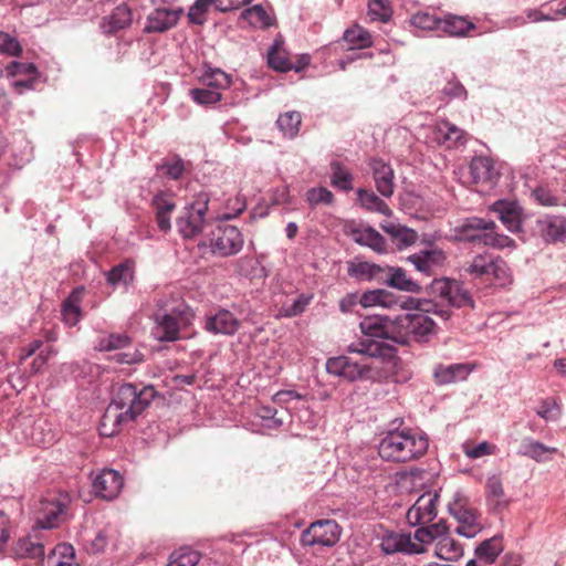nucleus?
Here are the masks:
<instances>
[{"label":"nucleus","instance_id":"11","mask_svg":"<svg viewBox=\"0 0 566 566\" xmlns=\"http://www.w3.org/2000/svg\"><path fill=\"white\" fill-rule=\"evenodd\" d=\"M438 493H424L420 495L406 514L410 526L426 525L437 516Z\"/></svg>","mask_w":566,"mask_h":566},{"label":"nucleus","instance_id":"6","mask_svg":"<svg viewBox=\"0 0 566 566\" xmlns=\"http://www.w3.org/2000/svg\"><path fill=\"white\" fill-rule=\"evenodd\" d=\"M423 311L397 316L396 343L409 345L412 340L423 343L436 334V323Z\"/></svg>","mask_w":566,"mask_h":566},{"label":"nucleus","instance_id":"7","mask_svg":"<svg viewBox=\"0 0 566 566\" xmlns=\"http://www.w3.org/2000/svg\"><path fill=\"white\" fill-rule=\"evenodd\" d=\"M326 370L348 381L379 380L382 377L380 367L374 363H367L366 358L355 361L347 356L332 357L326 361Z\"/></svg>","mask_w":566,"mask_h":566},{"label":"nucleus","instance_id":"51","mask_svg":"<svg viewBox=\"0 0 566 566\" xmlns=\"http://www.w3.org/2000/svg\"><path fill=\"white\" fill-rule=\"evenodd\" d=\"M391 8L388 0H369L368 14L371 20L387 22L391 17Z\"/></svg>","mask_w":566,"mask_h":566},{"label":"nucleus","instance_id":"4","mask_svg":"<svg viewBox=\"0 0 566 566\" xmlns=\"http://www.w3.org/2000/svg\"><path fill=\"white\" fill-rule=\"evenodd\" d=\"M359 327L364 335L370 337L352 343L347 350L367 356L368 358H379L389 355L390 347L375 338L390 339L396 343L397 317L390 319L387 316L373 315L365 317Z\"/></svg>","mask_w":566,"mask_h":566},{"label":"nucleus","instance_id":"30","mask_svg":"<svg viewBox=\"0 0 566 566\" xmlns=\"http://www.w3.org/2000/svg\"><path fill=\"white\" fill-rule=\"evenodd\" d=\"M133 21L132 10L126 4H120L104 19L102 24L105 32L114 33L130 25Z\"/></svg>","mask_w":566,"mask_h":566},{"label":"nucleus","instance_id":"26","mask_svg":"<svg viewBox=\"0 0 566 566\" xmlns=\"http://www.w3.org/2000/svg\"><path fill=\"white\" fill-rule=\"evenodd\" d=\"M348 274L357 280L381 283L385 268L366 261H353L348 263Z\"/></svg>","mask_w":566,"mask_h":566},{"label":"nucleus","instance_id":"21","mask_svg":"<svg viewBox=\"0 0 566 566\" xmlns=\"http://www.w3.org/2000/svg\"><path fill=\"white\" fill-rule=\"evenodd\" d=\"M155 322L153 334L159 342H175L179 338V323L174 315L158 312Z\"/></svg>","mask_w":566,"mask_h":566},{"label":"nucleus","instance_id":"38","mask_svg":"<svg viewBox=\"0 0 566 566\" xmlns=\"http://www.w3.org/2000/svg\"><path fill=\"white\" fill-rule=\"evenodd\" d=\"M201 554L189 546L175 549L168 558L166 566H197Z\"/></svg>","mask_w":566,"mask_h":566},{"label":"nucleus","instance_id":"42","mask_svg":"<svg viewBox=\"0 0 566 566\" xmlns=\"http://www.w3.org/2000/svg\"><path fill=\"white\" fill-rule=\"evenodd\" d=\"M344 39L353 49H365L373 45L370 33L359 25L347 29Z\"/></svg>","mask_w":566,"mask_h":566},{"label":"nucleus","instance_id":"45","mask_svg":"<svg viewBox=\"0 0 566 566\" xmlns=\"http://www.w3.org/2000/svg\"><path fill=\"white\" fill-rule=\"evenodd\" d=\"M242 19L247 20L249 24L258 28H268L272 24V19L260 4L245 9L241 13Z\"/></svg>","mask_w":566,"mask_h":566},{"label":"nucleus","instance_id":"54","mask_svg":"<svg viewBox=\"0 0 566 566\" xmlns=\"http://www.w3.org/2000/svg\"><path fill=\"white\" fill-rule=\"evenodd\" d=\"M214 6L217 9V0H196L190 8L188 17L192 23L202 24L206 21V13L209 7Z\"/></svg>","mask_w":566,"mask_h":566},{"label":"nucleus","instance_id":"37","mask_svg":"<svg viewBox=\"0 0 566 566\" xmlns=\"http://www.w3.org/2000/svg\"><path fill=\"white\" fill-rule=\"evenodd\" d=\"M74 555L73 546L62 543L52 549V553L46 557V564L48 566H80L73 563Z\"/></svg>","mask_w":566,"mask_h":566},{"label":"nucleus","instance_id":"3","mask_svg":"<svg viewBox=\"0 0 566 566\" xmlns=\"http://www.w3.org/2000/svg\"><path fill=\"white\" fill-rule=\"evenodd\" d=\"M429 448L427 436L412 429L392 430L380 440L378 452L382 460L405 463L421 458Z\"/></svg>","mask_w":566,"mask_h":566},{"label":"nucleus","instance_id":"29","mask_svg":"<svg viewBox=\"0 0 566 566\" xmlns=\"http://www.w3.org/2000/svg\"><path fill=\"white\" fill-rule=\"evenodd\" d=\"M503 549L504 546L502 536L495 535L478 545L474 554L475 557L480 559V562H484V565H491L496 560Z\"/></svg>","mask_w":566,"mask_h":566},{"label":"nucleus","instance_id":"2","mask_svg":"<svg viewBox=\"0 0 566 566\" xmlns=\"http://www.w3.org/2000/svg\"><path fill=\"white\" fill-rule=\"evenodd\" d=\"M431 300L423 302V311L431 313L447 322L451 315V307L474 308V300L464 283L448 277L434 279L428 286Z\"/></svg>","mask_w":566,"mask_h":566},{"label":"nucleus","instance_id":"10","mask_svg":"<svg viewBox=\"0 0 566 566\" xmlns=\"http://www.w3.org/2000/svg\"><path fill=\"white\" fill-rule=\"evenodd\" d=\"M340 531L338 524L333 520H319L313 522L301 535L303 546H327L331 547L339 541Z\"/></svg>","mask_w":566,"mask_h":566},{"label":"nucleus","instance_id":"43","mask_svg":"<svg viewBox=\"0 0 566 566\" xmlns=\"http://www.w3.org/2000/svg\"><path fill=\"white\" fill-rule=\"evenodd\" d=\"M332 169V185L345 191L353 189V175L350 171L340 163L333 161L331 164Z\"/></svg>","mask_w":566,"mask_h":566},{"label":"nucleus","instance_id":"33","mask_svg":"<svg viewBox=\"0 0 566 566\" xmlns=\"http://www.w3.org/2000/svg\"><path fill=\"white\" fill-rule=\"evenodd\" d=\"M449 535V527L447 522L441 520L438 523H433L429 526H420L415 532V539L419 542V544H429L436 539L442 538V536Z\"/></svg>","mask_w":566,"mask_h":566},{"label":"nucleus","instance_id":"5","mask_svg":"<svg viewBox=\"0 0 566 566\" xmlns=\"http://www.w3.org/2000/svg\"><path fill=\"white\" fill-rule=\"evenodd\" d=\"M493 221L471 219L458 231L457 239L460 242L490 248H511L515 241L496 230Z\"/></svg>","mask_w":566,"mask_h":566},{"label":"nucleus","instance_id":"13","mask_svg":"<svg viewBox=\"0 0 566 566\" xmlns=\"http://www.w3.org/2000/svg\"><path fill=\"white\" fill-rule=\"evenodd\" d=\"M154 3L157 7L148 14L144 31L147 33L165 32L175 27L181 10L174 7H160L159 0H154Z\"/></svg>","mask_w":566,"mask_h":566},{"label":"nucleus","instance_id":"36","mask_svg":"<svg viewBox=\"0 0 566 566\" xmlns=\"http://www.w3.org/2000/svg\"><path fill=\"white\" fill-rule=\"evenodd\" d=\"M156 208V219L160 230L166 231L170 228V213L175 209V202L165 195H158L154 198Z\"/></svg>","mask_w":566,"mask_h":566},{"label":"nucleus","instance_id":"64","mask_svg":"<svg viewBox=\"0 0 566 566\" xmlns=\"http://www.w3.org/2000/svg\"><path fill=\"white\" fill-rule=\"evenodd\" d=\"M494 450H495V446H493L486 441L480 442L476 446H472V447L465 446L464 447V453L470 459H479L484 455L492 454V453H494Z\"/></svg>","mask_w":566,"mask_h":566},{"label":"nucleus","instance_id":"34","mask_svg":"<svg viewBox=\"0 0 566 566\" xmlns=\"http://www.w3.org/2000/svg\"><path fill=\"white\" fill-rule=\"evenodd\" d=\"M358 201L365 209L371 212H378L386 217L391 216L392 211L389 206L380 199L375 192L366 189H358Z\"/></svg>","mask_w":566,"mask_h":566},{"label":"nucleus","instance_id":"63","mask_svg":"<svg viewBox=\"0 0 566 566\" xmlns=\"http://www.w3.org/2000/svg\"><path fill=\"white\" fill-rule=\"evenodd\" d=\"M441 93L448 98H467L464 86L453 76L442 88Z\"/></svg>","mask_w":566,"mask_h":566},{"label":"nucleus","instance_id":"35","mask_svg":"<svg viewBox=\"0 0 566 566\" xmlns=\"http://www.w3.org/2000/svg\"><path fill=\"white\" fill-rule=\"evenodd\" d=\"M557 449L553 447H547L539 441L526 439L521 444L520 453L522 455L528 457L537 462H543L549 460L548 454L556 453Z\"/></svg>","mask_w":566,"mask_h":566},{"label":"nucleus","instance_id":"8","mask_svg":"<svg viewBox=\"0 0 566 566\" xmlns=\"http://www.w3.org/2000/svg\"><path fill=\"white\" fill-rule=\"evenodd\" d=\"M71 496L65 492L49 493L40 500L34 514L41 530L57 527L66 521Z\"/></svg>","mask_w":566,"mask_h":566},{"label":"nucleus","instance_id":"46","mask_svg":"<svg viewBox=\"0 0 566 566\" xmlns=\"http://www.w3.org/2000/svg\"><path fill=\"white\" fill-rule=\"evenodd\" d=\"M202 226L203 220H201V217H196L188 212L186 217H180L177 220L178 230L184 238L195 237L201 231Z\"/></svg>","mask_w":566,"mask_h":566},{"label":"nucleus","instance_id":"44","mask_svg":"<svg viewBox=\"0 0 566 566\" xmlns=\"http://www.w3.org/2000/svg\"><path fill=\"white\" fill-rule=\"evenodd\" d=\"M132 343V338L125 334H109L102 336L97 340L96 348L101 352L116 350L127 347Z\"/></svg>","mask_w":566,"mask_h":566},{"label":"nucleus","instance_id":"24","mask_svg":"<svg viewBox=\"0 0 566 566\" xmlns=\"http://www.w3.org/2000/svg\"><path fill=\"white\" fill-rule=\"evenodd\" d=\"M385 277L381 279V283L395 287L400 291L419 293L421 287L418 282L408 277L406 271L401 268H385Z\"/></svg>","mask_w":566,"mask_h":566},{"label":"nucleus","instance_id":"28","mask_svg":"<svg viewBox=\"0 0 566 566\" xmlns=\"http://www.w3.org/2000/svg\"><path fill=\"white\" fill-rule=\"evenodd\" d=\"M470 371L465 364L439 365L434 368L433 376L438 384L444 385L465 379Z\"/></svg>","mask_w":566,"mask_h":566},{"label":"nucleus","instance_id":"15","mask_svg":"<svg viewBox=\"0 0 566 566\" xmlns=\"http://www.w3.org/2000/svg\"><path fill=\"white\" fill-rule=\"evenodd\" d=\"M472 182L484 189H490L496 182L500 174L494 166V161L486 156H475L469 166Z\"/></svg>","mask_w":566,"mask_h":566},{"label":"nucleus","instance_id":"20","mask_svg":"<svg viewBox=\"0 0 566 566\" xmlns=\"http://www.w3.org/2000/svg\"><path fill=\"white\" fill-rule=\"evenodd\" d=\"M538 228L547 243H558L566 239V217L547 216L538 221Z\"/></svg>","mask_w":566,"mask_h":566},{"label":"nucleus","instance_id":"12","mask_svg":"<svg viewBox=\"0 0 566 566\" xmlns=\"http://www.w3.org/2000/svg\"><path fill=\"white\" fill-rule=\"evenodd\" d=\"M380 548L386 555L396 553L403 554H421L423 547L412 539L410 534L399 532H386L381 536Z\"/></svg>","mask_w":566,"mask_h":566},{"label":"nucleus","instance_id":"57","mask_svg":"<svg viewBox=\"0 0 566 566\" xmlns=\"http://www.w3.org/2000/svg\"><path fill=\"white\" fill-rule=\"evenodd\" d=\"M22 48L19 41L7 32L0 31V53L11 56H19Z\"/></svg>","mask_w":566,"mask_h":566},{"label":"nucleus","instance_id":"47","mask_svg":"<svg viewBox=\"0 0 566 566\" xmlns=\"http://www.w3.org/2000/svg\"><path fill=\"white\" fill-rule=\"evenodd\" d=\"M395 240L406 247H411L417 243L418 234L412 229L399 224H390L384 228Z\"/></svg>","mask_w":566,"mask_h":566},{"label":"nucleus","instance_id":"17","mask_svg":"<svg viewBox=\"0 0 566 566\" xmlns=\"http://www.w3.org/2000/svg\"><path fill=\"white\" fill-rule=\"evenodd\" d=\"M123 484V478L117 471L105 469L94 478L93 490L96 495L105 500H113L118 495Z\"/></svg>","mask_w":566,"mask_h":566},{"label":"nucleus","instance_id":"61","mask_svg":"<svg viewBox=\"0 0 566 566\" xmlns=\"http://www.w3.org/2000/svg\"><path fill=\"white\" fill-rule=\"evenodd\" d=\"M240 271L245 276L251 279H263L266 276V271L260 265L259 261L250 259L240 263Z\"/></svg>","mask_w":566,"mask_h":566},{"label":"nucleus","instance_id":"59","mask_svg":"<svg viewBox=\"0 0 566 566\" xmlns=\"http://www.w3.org/2000/svg\"><path fill=\"white\" fill-rule=\"evenodd\" d=\"M44 424L45 423L42 421L34 423L31 434L32 443L45 447L54 442V434L51 430H49L48 433H43Z\"/></svg>","mask_w":566,"mask_h":566},{"label":"nucleus","instance_id":"27","mask_svg":"<svg viewBox=\"0 0 566 566\" xmlns=\"http://www.w3.org/2000/svg\"><path fill=\"white\" fill-rule=\"evenodd\" d=\"M485 494L489 505L496 511H502L509 506L500 475H491L486 480Z\"/></svg>","mask_w":566,"mask_h":566},{"label":"nucleus","instance_id":"31","mask_svg":"<svg viewBox=\"0 0 566 566\" xmlns=\"http://www.w3.org/2000/svg\"><path fill=\"white\" fill-rule=\"evenodd\" d=\"M475 28V24L464 17L452 14L442 19L440 24V31L451 36H465Z\"/></svg>","mask_w":566,"mask_h":566},{"label":"nucleus","instance_id":"48","mask_svg":"<svg viewBox=\"0 0 566 566\" xmlns=\"http://www.w3.org/2000/svg\"><path fill=\"white\" fill-rule=\"evenodd\" d=\"M243 241L241 233L233 226H227L220 231V235L217 238L216 248H241Z\"/></svg>","mask_w":566,"mask_h":566},{"label":"nucleus","instance_id":"1","mask_svg":"<svg viewBox=\"0 0 566 566\" xmlns=\"http://www.w3.org/2000/svg\"><path fill=\"white\" fill-rule=\"evenodd\" d=\"M157 391L154 386H144L138 389L133 384H124L118 387L115 397L112 400L106 413L104 422L101 427V434L112 437L115 430L108 431L106 421H113L115 427L134 421L150 405Z\"/></svg>","mask_w":566,"mask_h":566},{"label":"nucleus","instance_id":"55","mask_svg":"<svg viewBox=\"0 0 566 566\" xmlns=\"http://www.w3.org/2000/svg\"><path fill=\"white\" fill-rule=\"evenodd\" d=\"M312 296L301 294L291 304H284L281 314L285 317H293L302 314L310 304Z\"/></svg>","mask_w":566,"mask_h":566},{"label":"nucleus","instance_id":"52","mask_svg":"<svg viewBox=\"0 0 566 566\" xmlns=\"http://www.w3.org/2000/svg\"><path fill=\"white\" fill-rule=\"evenodd\" d=\"M191 98L199 105H211L221 101L222 94L210 88H192L189 92Z\"/></svg>","mask_w":566,"mask_h":566},{"label":"nucleus","instance_id":"25","mask_svg":"<svg viewBox=\"0 0 566 566\" xmlns=\"http://www.w3.org/2000/svg\"><path fill=\"white\" fill-rule=\"evenodd\" d=\"M493 209L499 213L501 222L509 231L512 233L520 232L522 224L521 210L514 202L497 201Z\"/></svg>","mask_w":566,"mask_h":566},{"label":"nucleus","instance_id":"16","mask_svg":"<svg viewBox=\"0 0 566 566\" xmlns=\"http://www.w3.org/2000/svg\"><path fill=\"white\" fill-rule=\"evenodd\" d=\"M408 261L413 264L418 272L431 276L444 266L447 254L444 250H419L408 256Z\"/></svg>","mask_w":566,"mask_h":566},{"label":"nucleus","instance_id":"56","mask_svg":"<svg viewBox=\"0 0 566 566\" xmlns=\"http://www.w3.org/2000/svg\"><path fill=\"white\" fill-rule=\"evenodd\" d=\"M441 20L428 12H418L412 15L411 23L422 30H438L440 31Z\"/></svg>","mask_w":566,"mask_h":566},{"label":"nucleus","instance_id":"41","mask_svg":"<svg viewBox=\"0 0 566 566\" xmlns=\"http://www.w3.org/2000/svg\"><path fill=\"white\" fill-rule=\"evenodd\" d=\"M302 116L296 111H290L279 116L276 124L284 136L294 138L300 130Z\"/></svg>","mask_w":566,"mask_h":566},{"label":"nucleus","instance_id":"9","mask_svg":"<svg viewBox=\"0 0 566 566\" xmlns=\"http://www.w3.org/2000/svg\"><path fill=\"white\" fill-rule=\"evenodd\" d=\"M465 271L479 277L493 276L495 283L500 286H505L512 282L506 263L502 259H493L486 254L475 256Z\"/></svg>","mask_w":566,"mask_h":566},{"label":"nucleus","instance_id":"23","mask_svg":"<svg viewBox=\"0 0 566 566\" xmlns=\"http://www.w3.org/2000/svg\"><path fill=\"white\" fill-rule=\"evenodd\" d=\"M12 552L17 558H41L44 556V544L34 533L19 538L13 544Z\"/></svg>","mask_w":566,"mask_h":566},{"label":"nucleus","instance_id":"60","mask_svg":"<svg viewBox=\"0 0 566 566\" xmlns=\"http://www.w3.org/2000/svg\"><path fill=\"white\" fill-rule=\"evenodd\" d=\"M537 416L541 418L551 421L558 418L560 410L558 405L554 399H544L539 407L536 409Z\"/></svg>","mask_w":566,"mask_h":566},{"label":"nucleus","instance_id":"49","mask_svg":"<svg viewBox=\"0 0 566 566\" xmlns=\"http://www.w3.org/2000/svg\"><path fill=\"white\" fill-rule=\"evenodd\" d=\"M134 277V266L132 262H124L113 268L107 275V280L111 284L115 285L118 283L128 284Z\"/></svg>","mask_w":566,"mask_h":566},{"label":"nucleus","instance_id":"14","mask_svg":"<svg viewBox=\"0 0 566 566\" xmlns=\"http://www.w3.org/2000/svg\"><path fill=\"white\" fill-rule=\"evenodd\" d=\"M343 233L355 243L367 248H380L384 238L374 228L354 220L345 221L342 226Z\"/></svg>","mask_w":566,"mask_h":566},{"label":"nucleus","instance_id":"22","mask_svg":"<svg viewBox=\"0 0 566 566\" xmlns=\"http://www.w3.org/2000/svg\"><path fill=\"white\" fill-rule=\"evenodd\" d=\"M240 327V321L228 310H220L206 322V328L216 334L233 335Z\"/></svg>","mask_w":566,"mask_h":566},{"label":"nucleus","instance_id":"40","mask_svg":"<svg viewBox=\"0 0 566 566\" xmlns=\"http://www.w3.org/2000/svg\"><path fill=\"white\" fill-rule=\"evenodd\" d=\"M436 554L444 560H455L462 556L463 548L454 538L448 535L442 536L437 542Z\"/></svg>","mask_w":566,"mask_h":566},{"label":"nucleus","instance_id":"50","mask_svg":"<svg viewBox=\"0 0 566 566\" xmlns=\"http://www.w3.org/2000/svg\"><path fill=\"white\" fill-rule=\"evenodd\" d=\"M6 74L9 77L25 76V78H39V72L33 63L11 62L6 67Z\"/></svg>","mask_w":566,"mask_h":566},{"label":"nucleus","instance_id":"53","mask_svg":"<svg viewBox=\"0 0 566 566\" xmlns=\"http://www.w3.org/2000/svg\"><path fill=\"white\" fill-rule=\"evenodd\" d=\"M268 62L273 70L280 72H287L293 67L285 52L279 49L277 46H273L272 50L269 52Z\"/></svg>","mask_w":566,"mask_h":566},{"label":"nucleus","instance_id":"58","mask_svg":"<svg viewBox=\"0 0 566 566\" xmlns=\"http://www.w3.org/2000/svg\"><path fill=\"white\" fill-rule=\"evenodd\" d=\"M307 201L310 205L315 206L319 203L331 205L334 200V195L324 187L312 188L306 193Z\"/></svg>","mask_w":566,"mask_h":566},{"label":"nucleus","instance_id":"32","mask_svg":"<svg viewBox=\"0 0 566 566\" xmlns=\"http://www.w3.org/2000/svg\"><path fill=\"white\" fill-rule=\"evenodd\" d=\"M448 510L459 525L479 521L478 512L469 506L467 499L462 497L460 494H457L453 502L449 503Z\"/></svg>","mask_w":566,"mask_h":566},{"label":"nucleus","instance_id":"19","mask_svg":"<svg viewBox=\"0 0 566 566\" xmlns=\"http://www.w3.org/2000/svg\"><path fill=\"white\" fill-rule=\"evenodd\" d=\"M434 139L447 148L463 146L468 139V133L454 124L442 120L434 128Z\"/></svg>","mask_w":566,"mask_h":566},{"label":"nucleus","instance_id":"18","mask_svg":"<svg viewBox=\"0 0 566 566\" xmlns=\"http://www.w3.org/2000/svg\"><path fill=\"white\" fill-rule=\"evenodd\" d=\"M369 167L378 192L384 197H391L395 190L394 170L382 159H371Z\"/></svg>","mask_w":566,"mask_h":566},{"label":"nucleus","instance_id":"62","mask_svg":"<svg viewBox=\"0 0 566 566\" xmlns=\"http://www.w3.org/2000/svg\"><path fill=\"white\" fill-rule=\"evenodd\" d=\"M73 297L70 296L62 307L63 321L69 326H74L80 321V306L75 304Z\"/></svg>","mask_w":566,"mask_h":566},{"label":"nucleus","instance_id":"39","mask_svg":"<svg viewBox=\"0 0 566 566\" xmlns=\"http://www.w3.org/2000/svg\"><path fill=\"white\" fill-rule=\"evenodd\" d=\"M200 82L206 88H210L212 91H217V92L221 93V91L230 87L231 77L229 74H227L222 70L216 69V70L206 72L200 77Z\"/></svg>","mask_w":566,"mask_h":566}]
</instances>
